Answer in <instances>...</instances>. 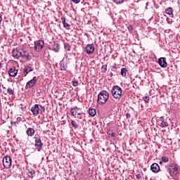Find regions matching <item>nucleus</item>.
Returning <instances> with one entry per match:
<instances>
[{"mask_svg": "<svg viewBox=\"0 0 180 180\" xmlns=\"http://www.w3.org/2000/svg\"><path fill=\"white\" fill-rule=\"evenodd\" d=\"M162 162H168V161H169V159L165 156H162Z\"/></svg>", "mask_w": 180, "mask_h": 180, "instance_id": "obj_29", "label": "nucleus"}, {"mask_svg": "<svg viewBox=\"0 0 180 180\" xmlns=\"http://www.w3.org/2000/svg\"><path fill=\"white\" fill-rule=\"evenodd\" d=\"M26 134L30 137H33L34 136V129L33 128H28L26 131Z\"/></svg>", "mask_w": 180, "mask_h": 180, "instance_id": "obj_16", "label": "nucleus"}, {"mask_svg": "<svg viewBox=\"0 0 180 180\" xmlns=\"http://www.w3.org/2000/svg\"><path fill=\"white\" fill-rule=\"evenodd\" d=\"M102 68H104L105 71H108V65H103Z\"/></svg>", "mask_w": 180, "mask_h": 180, "instance_id": "obj_34", "label": "nucleus"}, {"mask_svg": "<svg viewBox=\"0 0 180 180\" xmlns=\"http://www.w3.org/2000/svg\"><path fill=\"white\" fill-rule=\"evenodd\" d=\"M44 46V41L43 40H38L34 42V50L35 51H41V49Z\"/></svg>", "mask_w": 180, "mask_h": 180, "instance_id": "obj_7", "label": "nucleus"}, {"mask_svg": "<svg viewBox=\"0 0 180 180\" xmlns=\"http://www.w3.org/2000/svg\"><path fill=\"white\" fill-rule=\"evenodd\" d=\"M0 68H2V63H0Z\"/></svg>", "mask_w": 180, "mask_h": 180, "instance_id": "obj_40", "label": "nucleus"}, {"mask_svg": "<svg viewBox=\"0 0 180 180\" xmlns=\"http://www.w3.org/2000/svg\"><path fill=\"white\" fill-rule=\"evenodd\" d=\"M7 92L9 95H13V94H15V91H13V89L8 88L7 89Z\"/></svg>", "mask_w": 180, "mask_h": 180, "instance_id": "obj_27", "label": "nucleus"}, {"mask_svg": "<svg viewBox=\"0 0 180 180\" xmlns=\"http://www.w3.org/2000/svg\"><path fill=\"white\" fill-rule=\"evenodd\" d=\"M2 22V16L0 15V23Z\"/></svg>", "mask_w": 180, "mask_h": 180, "instance_id": "obj_38", "label": "nucleus"}, {"mask_svg": "<svg viewBox=\"0 0 180 180\" xmlns=\"http://www.w3.org/2000/svg\"><path fill=\"white\" fill-rule=\"evenodd\" d=\"M60 70L61 71H65V70H67V66L61 65Z\"/></svg>", "mask_w": 180, "mask_h": 180, "instance_id": "obj_30", "label": "nucleus"}, {"mask_svg": "<svg viewBox=\"0 0 180 180\" xmlns=\"http://www.w3.org/2000/svg\"><path fill=\"white\" fill-rule=\"evenodd\" d=\"M74 4H79L81 2V0H72Z\"/></svg>", "mask_w": 180, "mask_h": 180, "instance_id": "obj_33", "label": "nucleus"}, {"mask_svg": "<svg viewBox=\"0 0 180 180\" xmlns=\"http://www.w3.org/2000/svg\"><path fill=\"white\" fill-rule=\"evenodd\" d=\"M158 64L160 65V67H162L163 68H165L167 67V60H165V58H160L158 59Z\"/></svg>", "mask_w": 180, "mask_h": 180, "instance_id": "obj_15", "label": "nucleus"}, {"mask_svg": "<svg viewBox=\"0 0 180 180\" xmlns=\"http://www.w3.org/2000/svg\"><path fill=\"white\" fill-rule=\"evenodd\" d=\"M52 46V50L55 51V53H58V51H60V44L54 43Z\"/></svg>", "mask_w": 180, "mask_h": 180, "instance_id": "obj_18", "label": "nucleus"}, {"mask_svg": "<svg viewBox=\"0 0 180 180\" xmlns=\"http://www.w3.org/2000/svg\"><path fill=\"white\" fill-rule=\"evenodd\" d=\"M37 82V77H34L31 80H30L25 86V88L27 89H29L30 88H32Z\"/></svg>", "mask_w": 180, "mask_h": 180, "instance_id": "obj_10", "label": "nucleus"}, {"mask_svg": "<svg viewBox=\"0 0 180 180\" xmlns=\"http://www.w3.org/2000/svg\"><path fill=\"white\" fill-rule=\"evenodd\" d=\"M111 136H112V137H115V136H116V134H115V132H112V133L111 134Z\"/></svg>", "mask_w": 180, "mask_h": 180, "instance_id": "obj_36", "label": "nucleus"}, {"mask_svg": "<svg viewBox=\"0 0 180 180\" xmlns=\"http://www.w3.org/2000/svg\"><path fill=\"white\" fill-rule=\"evenodd\" d=\"M8 74L10 77H16L18 75V70H16L15 67H12L8 70Z\"/></svg>", "mask_w": 180, "mask_h": 180, "instance_id": "obj_14", "label": "nucleus"}, {"mask_svg": "<svg viewBox=\"0 0 180 180\" xmlns=\"http://www.w3.org/2000/svg\"><path fill=\"white\" fill-rule=\"evenodd\" d=\"M70 123H71L72 126H73L75 127V129H78L79 126L76 121L71 120Z\"/></svg>", "mask_w": 180, "mask_h": 180, "instance_id": "obj_24", "label": "nucleus"}, {"mask_svg": "<svg viewBox=\"0 0 180 180\" xmlns=\"http://www.w3.org/2000/svg\"><path fill=\"white\" fill-rule=\"evenodd\" d=\"M35 147H37L38 151H40L43 148V143H41L40 136L35 137Z\"/></svg>", "mask_w": 180, "mask_h": 180, "instance_id": "obj_8", "label": "nucleus"}, {"mask_svg": "<svg viewBox=\"0 0 180 180\" xmlns=\"http://www.w3.org/2000/svg\"><path fill=\"white\" fill-rule=\"evenodd\" d=\"M150 169L152 172L157 174L158 172H160V165H158L157 163H153L150 166Z\"/></svg>", "mask_w": 180, "mask_h": 180, "instance_id": "obj_13", "label": "nucleus"}, {"mask_svg": "<svg viewBox=\"0 0 180 180\" xmlns=\"http://www.w3.org/2000/svg\"><path fill=\"white\" fill-rule=\"evenodd\" d=\"M136 176L137 179H140L141 178V175L140 174H136Z\"/></svg>", "mask_w": 180, "mask_h": 180, "instance_id": "obj_35", "label": "nucleus"}, {"mask_svg": "<svg viewBox=\"0 0 180 180\" xmlns=\"http://www.w3.org/2000/svg\"><path fill=\"white\" fill-rule=\"evenodd\" d=\"M143 99L146 103H148L150 101V97H148V96H146L143 98Z\"/></svg>", "mask_w": 180, "mask_h": 180, "instance_id": "obj_28", "label": "nucleus"}, {"mask_svg": "<svg viewBox=\"0 0 180 180\" xmlns=\"http://www.w3.org/2000/svg\"><path fill=\"white\" fill-rule=\"evenodd\" d=\"M72 84L73 86H78V81H72Z\"/></svg>", "mask_w": 180, "mask_h": 180, "instance_id": "obj_31", "label": "nucleus"}, {"mask_svg": "<svg viewBox=\"0 0 180 180\" xmlns=\"http://www.w3.org/2000/svg\"><path fill=\"white\" fill-rule=\"evenodd\" d=\"M45 110L46 108H44V106L38 104H35L31 108V112L34 116H37L39 114H42Z\"/></svg>", "mask_w": 180, "mask_h": 180, "instance_id": "obj_3", "label": "nucleus"}, {"mask_svg": "<svg viewBox=\"0 0 180 180\" xmlns=\"http://www.w3.org/2000/svg\"><path fill=\"white\" fill-rule=\"evenodd\" d=\"M166 20L167 23H169V25H171L172 23V19H169V18H167Z\"/></svg>", "mask_w": 180, "mask_h": 180, "instance_id": "obj_32", "label": "nucleus"}, {"mask_svg": "<svg viewBox=\"0 0 180 180\" xmlns=\"http://www.w3.org/2000/svg\"><path fill=\"white\" fill-rule=\"evenodd\" d=\"M127 74H128L127 69H126L124 68H122L121 69V75H122V77H124V78H126V75H127Z\"/></svg>", "mask_w": 180, "mask_h": 180, "instance_id": "obj_21", "label": "nucleus"}, {"mask_svg": "<svg viewBox=\"0 0 180 180\" xmlns=\"http://www.w3.org/2000/svg\"><path fill=\"white\" fill-rule=\"evenodd\" d=\"M3 165L4 168H11L12 167V158L9 156H5L3 158Z\"/></svg>", "mask_w": 180, "mask_h": 180, "instance_id": "obj_6", "label": "nucleus"}, {"mask_svg": "<svg viewBox=\"0 0 180 180\" xmlns=\"http://www.w3.org/2000/svg\"><path fill=\"white\" fill-rule=\"evenodd\" d=\"M65 50L66 51H71V46L68 44H65Z\"/></svg>", "mask_w": 180, "mask_h": 180, "instance_id": "obj_26", "label": "nucleus"}, {"mask_svg": "<svg viewBox=\"0 0 180 180\" xmlns=\"http://www.w3.org/2000/svg\"><path fill=\"white\" fill-rule=\"evenodd\" d=\"M165 13H166L167 15H169L170 16H174V9L172 8V7H168L165 9Z\"/></svg>", "mask_w": 180, "mask_h": 180, "instance_id": "obj_17", "label": "nucleus"}, {"mask_svg": "<svg viewBox=\"0 0 180 180\" xmlns=\"http://www.w3.org/2000/svg\"><path fill=\"white\" fill-rule=\"evenodd\" d=\"M111 94L112 96L114 97L115 99H120V98H122L123 92L120 86H114L111 89Z\"/></svg>", "mask_w": 180, "mask_h": 180, "instance_id": "obj_2", "label": "nucleus"}, {"mask_svg": "<svg viewBox=\"0 0 180 180\" xmlns=\"http://www.w3.org/2000/svg\"><path fill=\"white\" fill-rule=\"evenodd\" d=\"M34 174V172H31V174L33 175Z\"/></svg>", "mask_w": 180, "mask_h": 180, "instance_id": "obj_41", "label": "nucleus"}, {"mask_svg": "<svg viewBox=\"0 0 180 180\" xmlns=\"http://www.w3.org/2000/svg\"><path fill=\"white\" fill-rule=\"evenodd\" d=\"M81 110V108H79L78 107H74L70 109V113L72 116H74L76 119H84V112H79Z\"/></svg>", "mask_w": 180, "mask_h": 180, "instance_id": "obj_4", "label": "nucleus"}, {"mask_svg": "<svg viewBox=\"0 0 180 180\" xmlns=\"http://www.w3.org/2000/svg\"><path fill=\"white\" fill-rule=\"evenodd\" d=\"M31 71H33V68H32V67H30V66H27L24 69V75H25V77H26V75H27V74H29V72H30Z\"/></svg>", "mask_w": 180, "mask_h": 180, "instance_id": "obj_19", "label": "nucleus"}, {"mask_svg": "<svg viewBox=\"0 0 180 180\" xmlns=\"http://www.w3.org/2000/svg\"><path fill=\"white\" fill-rule=\"evenodd\" d=\"M179 171V167L174 163H171L169 165V172L170 175L173 174V175H176Z\"/></svg>", "mask_w": 180, "mask_h": 180, "instance_id": "obj_5", "label": "nucleus"}, {"mask_svg": "<svg viewBox=\"0 0 180 180\" xmlns=\"http://www.w3.org/2000/svg\"><path fill=\"white\" fill-rule=\"evenodd\" d=\"M1 83H0V92H2V89L1 88Z\"/></svg>", "mask_w": 180, "mask_h": 180, "instance_id": "obj_39", "label": "nucleus"}, {"mask_svg": "<svg viewBox=\"0 0 180 180\" xmlns=\"http://www.w3.org/2000/svg\"><path fill=\"white\" fill-rule=\"evenodd\" d=\"M20 54H22L21 51H19L18 49H13L12 51V56L16 60H19L20 58Z\"/></svg>", "mask_w": 180, "mask_h": 180, "instance_id": "obj_12", "label": "nucleus"}, {"mask_svg": "<svg viewBox=\"0 0 180 180\" xmlns=\"http://www.w3.org/2000/svg\"><path fill=\"white\" fill-rule=\"evenodd\" d=\"M124 0H113V3L116 4V5H122Z\"/></svg>", "mask_w": 180, "mask_h": 180, "instance_id": "obj_25", "label": "nucleus"}, {"mask_svg": "<svg viewBox=\"0 0 180 180\" xmlns=\"http://www.w3.org/2000/svg\"><path fill=\"white\" fill-rule=\"evenodd\" d=\"M108 99H109V92L103 90L98 95L97 103L98 105H105Z\"/></svg>", "mask_w": 180, "mask_h": 180, "instance_id": "obj_1", "label": "nucleus"}, {"mask_svg": "<svg viewBox=\"0 0 180 180\" xmlns=\"http://www.w3.org/2000/svg\"><path fill=\"white\" fill-rule=\"evenodd\" d=\"M61 21H62V22L63 24V26L65 27H70V24L65 22V18H61Z\"/></svg>", "mask_w": 180, "mask_h": 180, "instance_id": "obj_23", "label": "nucleus"}, {"mask_svg": "<svg viewBox=\"0 0 180 180\" xmlns=\"http://www.w3.org/2000/svg\"><path fill=\"white\" fill-rule=\"evenodd\" d=\"M126 117H127V119H129V117H130V114L127 113V114H126Z\"/></svg>", "mask_w": 180, "mask_h": 180, "instance_id": "obj_37", "label": "nucleus"}, {"mask_svg": "<svg viewBox=\"0 0 180 180\" xmlns=\"http://www.w3.org/2000/svg\"><path fill=\"white\" fill-rule=\"evenodd\" d=\"M20 57L21 58H22V60H25V61H29V59L30 58V54L29 53V51H22L21 52Z\"/></svg>", "mask_w": 180, "mask_h": 180, "instance_id": "obj_9", "label": "nucleus"}, {"mask_svg": "<svg viewBox=\"0 0 180 180\" xmlns=\"http://www.w3.org/2000/svg\"><path fill=\"white\" fill-rule=\"evenodd\" d=\"M159 126L162 128L168 127V122L164 120H160Z\"/></svg>", "mask_w": 180, "mask_h": 180, "instance_id": "obj_20", "label": "nucleus"}, {"mask_svg": "<svg viewBox=\"0 0 180 180\" xmlns=\"http://www.w3.org/2000/svg\"><path fill=\"white\" fill-rule=\"evenodd\" d=\"M89 115H90V116H95V115H96V110H95V108H90L89 110Z\"/></svg>", "mask_w": 180, "mask_h": 180, "instance_id": "obj_22", "label": "nucleus"}, {"mask_svg": "<svg viewBox=\"0 0 180 180\" xmlns=\"http://www.w3.org/2000/svg\"><path fill=\"white\" fill-rule=\"evenodd\" d=\"M86 53L87 54H92L95 51V46L94 44H87L85 47Z\"/></svg>", "mask_w": 180, "mask_h": 180, "instance_id": "obj_11", "label": "nucleus"}]
</instances>
